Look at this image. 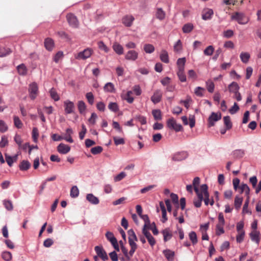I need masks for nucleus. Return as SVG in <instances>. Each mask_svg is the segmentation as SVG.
Returning <instances> with one entry per match:
<instances>
[{
  "label": "nucleus",
  "instance_id": "nucleus-1",
  "mask_svg": "<svg viewBox=\"0 0 261 261\" xmlns=\"http://www.w3.org/2000/svg\"><path fill=\"white\" fill-rule=\"evenodd\" d=\"M200 184V178L198 177H196L193 180V186L194 191L197 195V198L194 199L193 200V203L195 207H200V200L202 198V195L201 194L202 192L201 186L199 188Z\"/></svg>",
  "mask_w": 261,
  "mask_h": 261
},
{
  "label": "nucleus",
  "instance_id": "nucleus-2",
  "mask_svg": "<svg viewBox=\"0 0 261 261\" xmlns=\"http://www.w3.org/2000/svg\"><path fill=\"white\" fill-rule=\"evenodd\" d=\"M229 91L231 93H233V97L237 99V101H239L242 100V96L239 90L240 87L236 82H232L228 86Z\"/></svg>",
  "mask_w": 261,
  "mask_h": 261
},
{
  "label": "nucleus",
  "instance_id": "nucleus-3",
  "mask_svg": "<svg viewBox=\"0 0 261 261\" xmlns=\"http://www.w3.org/2000/svg\"><path fill=\"white\" fill-rule=\"evenodd\" d=\"M231 19L236 20L239 24H245L249 21V18L244 13L236 12L231 15Z\"/></svg>",
  "mask_w": 261,
  "mask_h": 261
},
{
  "label": "nucleus",
  "instance_id": "nucleus-4",
  "mask_svg": "<svg viewBox=\"0 0 261 261\" xmlns=\"http://www.w3.org/2000/svg\"><path fill=\"white\" fill-rule=\"evenodd\" d=\"M28 92L31 99L34 100L37 97L39 93V89L36 82H33L29 85Z\"/></svg>",
  "mask_w": 261,
  "mask_h": 261
},
{
  "label": "nucleus",
  "instance_id": "nucleus-5",
  "mask_svg": "<svg viewBox=\"0 0 261 261\" xmlns=\"http://www.w3.org/2000/svg\"><path fill=\"white\" fill-rule=\"evenodd\" d=\"M201 195L202 196V198H201V200H200V207L201 205L202 201L203 200L204 202V204L206 205H208L209 204H210V195L208 192V187L207 185L206 184H203L201 185Z\"/></svg>",
  "mask_w": 261,
  "mask_h": 261
},
{
  "label": "nucleus",
  "instance_id": "nucleus-6",
  "mask_svg": "<svg viewBox=\"0 0 261 261\" xmlns=\"http://www.w3.org/2000/svg\"><path fill=\"white\" fill-rule=\"evenodd\" d=\"M93 53L91 48H87L75 55V58L77 60H86L91 57Z\"/></svg>",
  "mask_w": 261,
  "mask_h": 261
},
{
  "label": "nucleus",
  "instance_id": "nucleus-7",
  "mask_svg": "<svg viewBox=\"0 0 261 261\" xmlns=\"http://www.w3.org/2000/svg\"><path fill=\"white\" fill-rule=\"evenodd\" d=\"M167 125L168 128L174 129L176 132H179L182 128V126L180 124L177 123L173 118H170L167 120Z\"/></svg>",
  "mask_w": 261,
  "mask_h": 261
},
{
  "label": "nucleus",
  "instance_id": "nucleus-8",
  "mask_svg": "<svg viewBox=\"0 0 261 261\" xmlns=\"http://www.w3.org/2000/svg\"><path fill=\"white\" fill-rule=\"evenodd\" d=\"M64 111L66 114H69L74 112V104L69 100H66L64 102Z\"/></svg>",
  "mask_w": 261,
  "mask_h": 261
},
{
  "label": "nucleus",
  "instance_id": "nucleus-9",
  "mask_svg": "<svg viewBox=\"0 0 261 261\" xmlns=\"http://www.w3.org/2000/svg\"><path fill=\"white\" fill-rule=\"evenodd\" d=\"M95 251L97 256L100 257L103 261L108 259L107 254L102 247L99 246H96L95 247Z\"/></svg>",
  "mask_w": 261,
  "mask_h": 261
},
{
  "label": "nucleus",
  "instance_id": "nucleus-10",
  "mask_svg": "<svg viewBox=\"0 0 261 261\" xmlns=\"http://www.w3.org/2000/svg\"><path fill=\"white\" fill-rule=\"evenodd\" d=\"M138 53L135 50H129L125 55L126 60L135 61L138 58Z\"/></svg>",
  "mask_w": 261,
  "mask_h": 261
},
{
  "label": "nucleus",
  "instance_id": "nucleus-11",
  "mask_svg": "<svg viewBox=\"0 0 261 261\" xmlns=\"http://www.w3.org/2000/svg\"><path fill=\"white\" fill-rule=\"evenodd\" d=\"M221 118V115L220 113H216L212 112L211 115L208 118V123L210 126H214L215 122L218 121Z\"/></svg>",
  "mask_w": 261,
  "mask_h": 261
},
{
  "label": "nucleus",
  "instance_id": "nucleus-12",
  "mask_svg": "<svg viewBox=\"0 0 261 261\" xmlns=\"http://www.w3.org/2000/svg\"><path fill=\"white\" fill-rule=\"evenodd\" d=\"M67 19L70 26L73 28H77L79 25V22L77 18L72 14H68L67 15Z\"/></svg>",
  "mask_w": 261,
  "mask_h": 261
},
{
  "label": "nucleus",
  "instance_id": "nucleus-13",
  "mask_svg": "<svg viewBox=\"0 0 261 261\" xmlns=\"http://www.w3.org/2000/svg\"><path fill=\"white\" fill-rule=\"evenodd\" d=\"M162 92L160 90H156L151 97V100L154 103H159L162 99Z\"/></svg>",
  "mask_w": 261,
  "mask_h": 261
},
{
  "label": "nucleus",
  "instance_id": "nucleus-14",
  "mask_svg": "<svg viewBox=\"0 0 261 261\" xmlns=\"http://www.w3.org/2000/svg\"><path fill=\"white\" fill-rule=\"evenodd\" d=\"M188 153L187 152L182 151L175 153L172 159L174 161H181L186 159L188 157Z\"/></svg>",
  "mask_w": 261,
  "mask_h": 261
},
{
  "label": "nucleus",
  "instance_id": "nucleus-15",
  "mask_svg": "<svg viewBox=\"0 0 261 261\" xmlns=\"http://www.w3.org/2000/svg\"><path fill=\"white\" fill-rule=\"evenodd\" d=\"M181 120L184 125L189 124L191 128H193L195 126V116L193 115H190L189 117V123L188 122V118L186 116H184L181 117Z\"/></svg>",
  "mask_w": 261,
  "mask_h": 261
},
{
  "label": "nucleus",
  "instance_id": "nucleus-16",
  "mask_svg": "<svg viewBox=\"0 0 261 261\" xmlns=\"http://www.w3.org/2000/svg\"><path fill=\"white\" fill-rule=\"evenodd\" d=\"M148 229H142V233L145 236L149 244L153 246L155 244V240L150 233L148 231Z\"/></svg>",
  "mask_w": 261,
  "mask_h": 261
},
{
  "label": "nucleus",
  "instance_id": "nucleus-17",
  "mask_svg": "<svg viewBox=\"0 0 261 261\" xmlns=\"http://www.w3.org/2000/svg\"><path fill=\"white\" fill-rule=\"evenodd\" d=\"M260 232L257 230H252L249 234L252 241L255 242L257 245L260 241Z\"/></svg>",
  "mask_w": 261,
  "mask_h": 261
},
{
  "label": "nucleus",
  "instance_id": "nucleus-18",
  "mask_svg": "<svg viewBox=\"0 0 261 261\" xmlns=\"http://www.w3.org/2000/svg\"><path fill=\"white\" fill-rule=\"evenodd\" d=\"M214 14L213 10L210 8H205L202 11V18L203 20L210 19Z\"/></svg>",
  "mask_w": 261,
  "mask_h": 261
},
{
  "label": "nucleus",
  "instance_id": "nucleus-19",
  "mask_svg": "<svg viewBox=\"0 0 261 261\" xmlns=\"http://www.w3.org/2000/svg\"><path fill=\"white\" fill-rule=\"evenodd\" d=\"M58 151L61 154H66L70 150V147L65 144L60 143L57 147Z\"/></svg>",
  "mask_w": 261,
  "mask_h": 261
},
{
  "label": "nucleus",
  "instance_id": "nucleus-20",
  "mask_svg": "<svg viewBox=\"0 0 261 261\" xmlns=\"http://www.w3.org/2000/svg\"><path fill=\"white\" fill-rule=\"evenodd\" d=\"M135 18L132 15H126L124 16L122 19L123 24L126 27H130L134 20Z\"/></svg>",
  "mask_w": 261,
  "mask_h": 261
},
{
  "label": "nucleus",
  "instance_id": "nucleus-21",
  "mask_svg": "<svg viewBox=\"0 0 261 261\" xmlns=\"http://www.w3.org/2000/svg\"><path fill=\"white\" fill-rule=\"evenodd\" d=\"M112 48L116 54L118 55H122L124 53L123 46L118 42H114L113 44Z\"/></svg>",
  "mask_w": 261,
  "mask_h": 261
},
{
  "label": "nucleus",
  "instance_id": "nucleus-22",
  "mask_svg": "<svg viewBox=\"0 0 261 261\" xmlns=\"http://www.w3.org/2000/svg\"><path fill=\"white\" fill-rule=\"evenodd\" d=\"M161 232L163 234L164 241L165 242L170 240L172 237V231L169 228H166L163 229Z\"/></svg>",
  "mask_w": 261,
  "mask_h": 261
},
{
  "label": "nucleus",
  "instance_id": "nucleus-23",
  "mask_svg": "<svg viewBox=\"0 0 261 261\" xmlns=\"http://www.w3.org/2000/svg\"><path fill=\"white\" fill-rule=\"evenodd\" d=\"M245 151L243 149H236L233 150L232 153L231 155L232 157L236 159H239L244 156L245 155Z\"/></svg>",
  "mask_w": 261,
  "mask_h": 261
},
{
  "label": "nucleus",
  "instance_id": "nucleus-24",
  "mask_svg": "<svg viewBox=\"0 0 261 261\" xmlns=\"http://www.w3.org/2000/svg\"><path fill=\"white\" fill-rule=\"evenodd\" d=\"M86 199L91 204L96 205L99 203L98 198L93 194H88L86 195Z\"/></svg>",
  "mask_w": 261,
  "mask_h": 261
},
{
  "label": "nucleus",
  "instance_id": "nucleus-25",
  "mask_svg": "<svg viewBox=\"0 0 261 261\" xmlns=\"http://www.w3.org/2000/svg\"><path fill=\"white\" fill-rule=\"evenodd\" d=\"M241 61L244 64H247L250 58V54L246 51H242L240 55Z\"/></svg>",
  "mask_w": 261,
  "mask_h": 261
},
{
  "label": "nucleus",
  "instance_id": "nucleus-26",
  "mask_svg": "<svg viewBox=\"0 0 261 261\" xmlns=\"http://www.w3.org/2000/svg\"><path fill=\"white\" fill-rule=\"evenodd\" d=\"M128 235L129 244H136L135 242L137 241V238L134 230L132 229L129 230Z\"/></svg>",
  "mask_w": 261,
  "mask_h": 261
},
{
  "label": "nucleus",
  "instance_id": "nucleus-27",
  "mask_svg": "<svg viewBox=\"0 0 261 261\" xmlns=\"http://www.w3.org/2000/svg\"><path fill=\"white\" fill-rule=\"evenodd\" d=\"M73 134V131L71 128H68L66 129V134L63 138V139L69 143H73V140L71 137V135Z\"/></svg>",
  "mask_w": 261,
  "mask_h": 261
},
{
  "label": "nucleus",
  "instance_id": "nucleus-28",
  "mask_svg": "<svg viewBox=\"0 0 261 261\" xmlns=\"http://www.w3.org/2000/svg\"><path fill=\"white\" fill-rule=\"evenodd\" d=\"M31 167L30 163L27 160H23L19 165V169L21 171H27Z\"/></svg>",
  "mask_w": 261,
  "mask_h": 261
},
{
  "label": "nucleus",
  "instance_id": "nucleus-29",
  "mask_svg": "<svg viewBox=\"0 0 261 261\" xmlns=\"http://www.w3.org/2000/svg\"><path fill=\"white\" fill-rule=\"evenodd\" d=\"M239 189L240 190V193H245L247 197H249L250 188L247 184H241Z\"/></svg>",
  "mask_w": 261,
  "mask_h": 261
},
{
  "label": "nucleus",
  "instance_id": "nucleus-30",
  "mask_svg": "<svg viewBox=\"0 0 261 261\" xmlns=\"http://www.w3.org/2000/svg\"><path fill=\"white\" fill-rule=\"evenodd\" d=\"M77 108L80 114L85 113L87 108L85 102L83 100L79 101L77 102Z\"/></svg>",
  "mask_w": 261,
  "mask_h": 261
},
{
  "label": "nucleus",
  "instance_id": "nucleus-31",
  "mask_svg": "<svg viewBox=\"0 0 261 261\" xmlns=\"http://www.w3.org/2000/svg\"><path fill=\"white\" fill-rule=\"evenodd\" d=\"M140 217L144 221L143 229H149L151 226V224L148 216L147 215H142Z\"/></svg>",
  "mask_w": 261,
  "mask_h": 261
},
{
  "label": "nucleus",
  "instance_id": "nucleus-32",
  "mask_svg": "<svg viewBox=\"0 0 261 261\" xmlns=\"http://www.w3.org/2000/svg\"><path fill=\"white\" fill-rule=\"evenodd\" d=\"M44 45L46 49L51 50L54 47V42L51 38H46L44 41Z\"/></svg>",
  "mask_w": 261,
  "mask_h": 261
},
{
  "label": "nucleus",
  "instance_id": "nucleus-33",
  "mask_svg": "<svg viewBox=\"0 0 261 261\" xmlns=\"http://www.w3.org/2000/svg\"><path fill=\"white\" fill-rule=\"evenodd\" d=\"M186 62V58L183 57L179 58L177 60L176 64L177 66V70H185V66Z\"/></svg>",
  "mask_w": 261,
  "mask_h": 261
},
{
  "label": "nucleus",
  "instance_id": "nucleus-34",
  "mask_svg": "<svg viewBox=\"0 0 261 261\" xmlns=\"http://www.w3.org/2000/svg\"><path fill=\"white\" fill-rule=\"evenodd\" d=\"M133 92L131 91H128L125 94H122L121 95L123 99L126 100L128 103H132L134 101V98L131 96Z\"/></svg>",
  "mask_w": 261,
  "mask_h": 261
},
{
  "label": "nucleus",
  "instance_id": "nucleus-35",
  "mask_svg": "<svg viewBox=\"0 0 261 261\" xmlns=\"http://www.w3.org/2000/svg\"><path fill=\"white\" fill-rule=\"evenodd\" d=\"M160 58L161 60L165 63H168L169 62L168 54L165 50L163 49L161 51Z\"/></svg>",
  "mask_w": 261,
  "mask_h": 261
},
{
  "label": "nucleus",
  "instance_id": "nucleus-36",
  "mask_svg": "<svg viewBox=\"0 0 261 261\" xmlns=\"http://www.w3.org/2000/svg\"><path fill=\"white\" fill-rule=\"evenodd\" d=\"M104 90L107 92L114 93L115 92V89L114 84L112 83H107L104 86Z\"/></svg>",
  "mask_w": 261,
  "mask_h": 261
},
{
  "label": "nucleus",
  "instance_id": "nucleus-37",
  "mask_svg": "<svg viewBox=\"0 0 261 261\" xmlns=\"http://www.w3.org/2000/svg\"><path fill=\"white\" fill-rule=\"evenodd\" d=\"M205 85L206 89L210 93H213L214 91L215 84L211 80H208L205 82Z\"/></svg>",
  "mask_w": 261,
  "mask_h": 261
},
{
  "label": "nucleus",
  "instance_id": "nucleus-38",
  "mask_svg": "<svg viewBox=\"0 0 261 261\" xmlns=\"http://www.w3.org/2000/svg\"><path fill=\"white\" fill-rule=\"evenodd\" d=\"M5 156H6V161L10 167L12 166L13 163L14 162L16 161V160L17 159V155H16L14 156H11L7 154H6Z\"/></svg>",
  "mask_w": 261,
  "mask_h": 261
},
{
  "label": "nucleus",
  "instance_id": "nucleus-39",
  "mask_svg": "<svg viewBox=\"0 0 261 261\" xmlns=\"http://www.w3.org/2000/svg\"><path fill=\"white\" fill-rule=\"evenodd\" d=\"M243 198L239 196H236L234 198V205L236 209L238 210L241 207Z\"/></svg>",
  "mask_w": 261,
  "mask_h": 261
},
{
  "label": "nucleus",
  "instance_id": "nucleus-40",
  "mask_svg": "<svg viewBox=\"0 0 261 261\" xmlns=\"http://www.w3.org/2000/svg\"><path fill=\"white\" fill-rule=\"evenodd\" d=\"M185 70H177V75L179 81L181 82H185L187 81L186 76L184 72Z\"/></svg>",
  "mask_w": 261,
  "mask_h": 261
},
{
  "label": "nucleus",
  "instance_id": "nucleus-41",
  "mask_svg": "<svg viewBox=\"0 0 261 261\" xmlns=\"http://www.w3.org/2000/svg\"><path fill=\"white\" fill-rule=\"evenodd\" d=\"M144 50L147 54H151L154 51V47L151 44H145L143 47Z\"/></svg>",
  "mask_w": 261,
  "mask_h": 261
},
{
  "label": "nucleus",
  "instance_id": "nucleus-42",
  "mask_svg": "<svg viewBox=\"0 0 261 261\" xmlns=\"http://www.w3.org/2000/svg\"><path fill=\"white\" fill-rule=\"evenodd\" d=\"M174 51L176 53H179L182 49V45L180 40H178L174 45Z\"/></svg>",
  "mask_w": 261,
  "mask_h": 261
},
{
  "label": "nucleus",
  "instance_id": "nucleus-43",
  "mask_svg": "<svg viewBox=\"0 0 261 261\" xmlns=\"http://www.w3.org/2000/svg\"><path fill=\"white\" fill-rule=\"evenodd\" d=\"M70 196L72 198H76L79 195V190L77 186H73L70 190Z\"/></svg>",
  "mask_w": 261,
  "mask_h": 261
},
{
  "label": "nucleus",
  "instance_id": "nucleus-44",
  "mask_svg": "<svg viewBox=\"0 0 261 261\" xmlns=\"http://www.w3.org/2000/svg\"><path fill=\"white\" fill-rule=\"evenodd\" d=\"M50 96L55 101H58L60 99V96L54 88H51L49 90Z\"/></svg>",
  "mask_w": 261,
  "mask_h": 261
},
{
  "label": "nucleus",
  "instance_id": "nucleus-45",
  "mask_svg": "<svg viewBox=\"0 0 261 261\" xmlns=\"http://www.w3.org/2000/svg\"><path fill=\"white\" fill-rule=\"evenodd\" d=\"M164 254L168 260H173L174 255V252L170 250H166L164 251Z\"/></svg>",
  "mask_w": 261,
  "mask_h": 261
},
{
  "label": "nucleus",
  "instance_id": "nucleus-46",
  "mask_svg": "<svg viewBox=\"0 0 261 261\" xmlns=\"http://www.w3.org/2000/svg\"><path fill=\"white\" fill-rule=\"evenodd\" d=\"M17 70L19 74L22 75H24L27 73V69L23 64L17 66Z\"/></svg>",
  "mask_w": 261,
  "mask_h": 261
},
{
  "label": "nucleus",
  "instance_id": "nucleus-47",
  "mask_svg": "<svg viewBox=\"0 0 261 261\" xmlns=\"http://www.w3.org/2000/svg\"><path fill=\"white\" fill-rule=\"evenodd\" d=\"M189 239L192 242L193 245L196 244L197 242V237L196 232L195 231H191L189 234Z\"/></svg>",
  "mask_w": 261,
  "mask_h": 261
},
{
  "label": "nucleus",
  "instance_id": "nucleus-48",
  "mask_svg": "<svg viewBox=\"0 0 261 261\" xmlns=\"http://www.w3.org/2000/svg\"><path fill=\"white\" fill-rule=\"evenodd\" d=\"M152 115L156 120H160L162 119L161 112L160 110L155 109L152 111Z\"/></svg>",
  "mask_w": 261,
  "mask_h": 261
},
{
  "label": "nucleus",
  "instance_id": "nucleus-49",
  "mask_svg": "<svg viewBox=\"0 0 261 261\" xmlns=\"http://www.w3.org/2000/svg\"><path fill=\"white\" fill-rule=\"evenodd\" d=\"M2 257L6 261H10L12 258V255L10 252L4 251L2 253Z\"/></svg>",
  "mask_w": 261,
  "mask_h": 261
},
{
  "label": "nucleus",
  "instance_id": "nucleus-50",
  "mask_svg": "<svg viewBox=\"0 0 261 261\" xmlns=\"http://www.w3.org/2000/svg\"><path fill=\"white\" fill-rule=\"evenodd\" d=\"M14 124L17 128H21L23 126V123L18 116H15L13 117Z\"/></svg>",
  "mask_w": 261,
  "mask_h": 261
},
{
  "label": "nucleus",
  "instance_id": "nucleus-51",
  "mask_svg": "<svg viewBox=\"0 0 261 261\" xmlns=\"http://www.w3.org/2000/svg\"><path fill=\"white\" fill-rule=\"evenodd\" d=\"M223 120L224 124L226 127V129H229L232 127V123L230 120V118L228 116H226L223 117Z\"/></svg>",
  "mask_w": 261,
  "mask_h": 261
},
{
  "label": "nucleus",
  "instance_id": "nucleus-52",
  "mask_svg": "<svg viewBox=\"0 0 261 261\" xmlns=\"http://www.w3.org/2000/svg\"><path fill=\"white\" fill-rule=\"evenodd\" d=\"M193 29V25L192 23H188L185 24L182 27V31L185 33H189Z\"/></svg>",
  "mask_w": 261,
  "mask_h": 261
},
{
  "label": "nucleus",
  "instance_id": "nucleus-53",
  "mask_svg": "<svg viewBox=\"0 0 261 261\" xmlns=\"http://www.w3.org/2000/svg\"><path fill=\"white\" fill-rule=\"evenodd\" d=\"M192 102V99L190 96H187L185 100H181L180 102L182 103L184 106L188 109L190 107V104Z\"/></svg>",
  "mask_w": 261,
  "mask_h": 261
},
{
  "label": "nucleus",
  "instance_id": "nucleus-54",
  "mask_svg": "<svg viewBox=\"0 0 261 261\" xmlns=\"http://www.w3.org/2000/svg\"><path fill=\"white\" fill-rule=\"evenodd\" d=\"M205 91L204 89L201 87H197L194 89L195 94L199 97H202L203 96V92Z\"/></svg>",
  "mask_w": 261,
  "mask_h": 261
},
{
  "label": "nucleus",
  "instance_id": "nucleus-55",
  "mask_svg": "<svg viewBox=\"0 0 261 261\" xmlns=\"http://www.w3.org/2000/svg\"><path fill=\"white\" fill-rule=\"evenodd\" d=\"M156 17L160 20H163L165 17V13L162 9L159 8L156 11Z\"/></svg>",
  "mask_w": 261,
  "mask_h": 261
},
{
  "label": "nucleus",
  "instance_id": "nucleus-56",
  "mask_svg": "<svg viewBox=\"0 0 261 261\" xmlns=\"http://www.w3.org/2000/svg\"><path fill=\"white\" fill-rule=\"evenodd\" d=\"M97 44L99 49L101 50H103L105 53H108L109 51V48L103 43V42L99 41Z\"/></svg>",
  "mask_w": 261,
  "mask_h": 261
},
{
  "label": "nucleus",
  "instance_id": "nucleus-57",
  "mask_svg": "<svg viewBox=\"0 0 261 261\" xmlns=\"http://www.w3.org/2000/svg\"><path fill=\"white\" fill-rule=\"evenodd\" d=\"M3 204L5 206V207L8 211H12L13 209V206L12 202L10 200H4L3 201Z\"/></svg>",
  "mask_w": 261,
  "mask_h": 261
},
{
  "label": "nucleus",
  "instance_id": "nucleus-58",
  "mask_svg": "<svg viewBox=\"0 0 261 261\" xmlns=\"http://www.w3.org/2000/svg\"><path fill=\"white\" fill-rule=\"evenodd\" d=\"M126 176V173L123 171H122L114 177V180L115 182L119 181L123 179L124 178H125Z\"/></svg>",
  "mask_w": 261,
  "mask_h": 261
},
{
  "label": "nucleus",
  "instance_id": "nucleus-59",
  "mask_svg": "<svg viewBox=\"0 0 261 261\" xmlns=\"http://www.w3.org/2000/svg\"><path fill=\"white\" fill-rule=\"evenodd\" d=\"M156 186L155 185H151L148 186H146L140 190V193L142 194H145L147 192H148L155 188Z\"/></svg>",
  "mask_w": 261,
  "mask_h": 261
},
{
  "label": "nucleus",
  "instance_id": "nucleus-60",
  "mask_svg": "<svg viewBox=\"0 0 261 261\" xmlns=\"http://www.w3.org/2000/svg\"><path fill=\"white\" fill-rule=\"evenodd\" d=\"M8 129L6 123L3 120H0V133H4Z\"/></svg>",
  "mask_w": 261,
  "mask_h": 261
},
{
  "label": "nucleus",
  "instance_id": "nucleus-61",
  "mask_svg": "<svg viewBox=\"0 0 261 261\" xmlns=\"http://www.w3.org/2000/svg\"><path fill=\"white\" fill-rule=\"evenodd\" d=\"M86 97L87 99L88 103L92 105L94 102V97L93 93L91 92H88L86 94Z\"/></svg>",
  "mask_w": 261,
  "mask_h": 261
},
{
  "label": "nucleus",
  "instance_id": "nucleus-62",
  "mask_svg": "<svg viewBox=\"0 0 261 261\" xmlns=\"http://www.w3.org/2000/svg\"><path fill=\"white\" fill-rule=\"evenodd\" d=\"M245 235V231L238 232V234L236 236V240L237 243H242L244 239Z\"/></svg>",
  "mask_w": 261,
  "mask_h": 261
},
{
  "label": "nucleus",
  "instance_id": "nucleus-63",
  "mask_svg": "<svg viewBox=\"0 0 261 261\" xmlns=\"http://www.w3.org/2000/svg\"><path fill=\"white\" fill-rule=\"evenodd\" d=\"M106 237L107 240L112 243L113 242L116 241L117 239L114 237L113 233L110 231H107L106 233Z\"/></svg>",
  "mask_w": 261,
  "mask_h": 261
},
{
  "label": "nucleus",
  "instance_id": "nucleus-64",
  "mask_svg": "<svg viewBox=\"0 0 261 261\" xmlns=\"http://www.w3.org/2000/svg\"><path fill=\"white\" fill-rule=\"evenodd\" d=\"M214 51V48L213 46L210 45L204 50V54L206 56H211Z\"/></svg>",
  "mask_w": 261,
  "mask_h": 261
}]
</instances>
